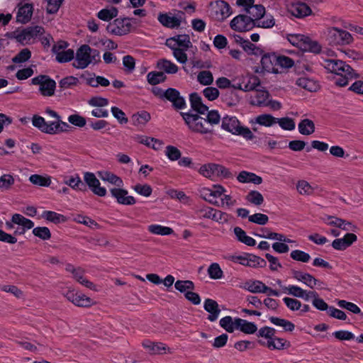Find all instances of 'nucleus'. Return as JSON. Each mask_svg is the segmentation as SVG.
I'll return each mask as SVG.
<instances>
[{"label":"nucleus","mask_w":363,"mask_h":363,"mask_svg":"<svg viewBox=\"0 0 363 363\" xmlns=\"http://www.w3.org/2000/svg\"><path fill=\"white\" fill-rule=\"evenodd\" d=\"M99 62H101L99 51L91 48L88 45H82L77 50L72 66L76 69H83L91 63L95 65Z\"/></svg>","instance_id":"1"},{"label":"nucleus","mask_w":363,"mask_h":363,"mask_svg":"<svg viewBox=\"0 0 363 363\" xmlns=\"http://www.w3.org/2000/svg\"><path fill=\"white\" fill-rule=\"evenodd\" d=\"M183 120L189 130L201 135L211 133L213 129L208 125L206 118L201 117L199 113H195L192 111L181 112Z\"/></svg>","instance_id":"2"},{"label":"nucleus","mask_w":363,"mask_h":363,"mask_svg":"<svg viewBox=\"0 0 363 363\" xmlns=\"http://www.w3.org/2000/svg\"><path fill=\"white\" fill-rule=\"evenodd\" d=\"M326 41L332 46H344L351 44L354 39L347 30L337 27H328L324 32Z\"/></svg>","instance_id":"3"},{"label":"nucleus","mask_w":363,"mask_h":363,"mask_svg":"<svg viewBox=\"0 0 363 363\" xmlns=\"http://www.w3.org/2000/svg\"><path fill=\"white\" fill-rule=\"evenodd\" d=\"M221 128L233 135H240L247 140L255 137L252 132L247 127L242 126L235 116H225L222 119Z\"/></svg>","instance_id":"4"},{"label":"nucleus","mask_w":363,"mask_h":363,"mask_svg":"<svg viewBox=\"0 0 363 363\" xmlns=\"http://www.w3.org/2000/svg\"><path fill=\"white\" fill-rule=\"evenodd\" d=\"M44 29L41 26H28L23 29H18L13 32H8L6 36L13 38L22 45L29 44L38 35L43 34Z\"/></svg>","instance_id":"5"},{"label":"nucleus","mask_w":363,"mask_h":363,"mask_svg":"<svg viewBox=\"0 0 363 363\" xmlns=\"http://www.w3.org/2000/svg\"><path fill=\"white\" fill-rule=\"evenodd\" d=\"M289 42L303 51L318 53L321 50L320 45L308 36L301 34H288Z\"/></svg>","instance_id":"6"},{"label":"nucleus","mask_w":363,"mask_h":363,"mask_svg":"<svg viewBox=\"0 0 363 363\" xmlns=\"http://www.w3.org/2000/svg\"><path fill=\"white\" fill-rule=\"evenodd\" d=\"M228 259L233 263L240 264L245 267L252 268L264 267L267 264V262L264 259L249 253L229 255Z\"/></svg>","instance_id":"7"},{"label":"nucleus","mask_w":363,"mask_h":363,"mask_svg":"<svg viewBox=\"0 0 363 363\" xmlns=\"http://www.w3.org/2000/svg\"><path fill=\"white\" fill-rule=\"evenodd\" d=\"M277 54L275 52H266L264 53L261 57L260 67H257L255 69L256 73L262 74L264 72L279 74L281 70L277 69Z\"/></svg>","instance_id":"8"},{"label":"nucleus","mask_w":363,"mask_h":363,"mask_svg":"<svg viewBox=\"0 0 363 363\" xmlns=\"http://www.w3.org/2000/svg\"><path fill=\"white\" fill-rule=\"evenodd\" d=\"M34 85H39V91L44 96H51L55 94L56 82L48 75L40 74L31 79Z\"/></svg>","instance_id":"9"},{"label":"nucleus","mask_w":363,"mask_h":363,"mask_svg":"<svg viewBox=\"0 0 363 363\" xmlns=\"http://www.w3.org/2000/svg\"><path fill=\"white\" fill-rule=\"evenodd\" d=\"M108 33L116 35H124L133 29L131 19L128 18H116L110 23L106 28Z\"/></svg>","instance_id":"10"},{"label":"nucleus","mask_w":363,"mask_h":363,"mask_svg":"<svg viewBox=\"0 0 363 363\" xmlns=\"http://www.w3.org/2000/svg\"><path fill=\"white\" fill-rule=\"evenodd\" d=\"M256 26V23L252 20V17L245 14H240L230 22V27L239 32H245L252 29Z\"/></svg>","instance_id":"11"},{"label":"nucleus","mask_w":363,"mask_h":363,"mask_svg":"<svg viewBox=\"0 0 363 363\" xmlns=\"http://www.w3.org/2000/svg\"><path fill=\"white\" fill-rule=\"evenodd\" d=\"M323 66L328 71L332 73L338 75L340 74L347 72V74H350L349 72H351V67L345 62L335 59H326L323 60L322 63Z\"/></svg>","instance_id":"12"},{"label":"nucleus","mask_w":363,"mask_h":363,"mask_svg":"<svg viewBox=\"0 0 363 363\" xmlns=\"http://www.w3.org/2000/svg\"><path fill=\"white\" fill-rule=\"evenodd\" d=\"M164 99L172 103V107L176 110H182L186 108V104L184 98L180 92L174 88H168L165 90Z\"/></svg>","instance_id":"13"},{"label":"nucleus","mask_w":363,"mask_h":363,"mask_svg":"<svg viewBox=\"0 0 363 363\" xmlns=\"http://www.w3.org/2000/svg\"><path fill=\"white\" fill-rule=\"evenodd\" d=\"M84 179L90 189L97 196H104L106 194V189L101 186L99 180L96 177L94 173L86 172Z\"/></svg>","instance_id":"14"},{"label":"nucleus","mask_w":363,"mask_h":363,"mask_svg":"<svg viewBox=\"0 0 363 363\" xmlns=\"http://www.w3.org/2000/svg\"><path fill=\"white\" fill-rule=\"evenodd\" d=\"M225 191L226 190L223 186L220 185H215L213 186V189L204 188L201 191V195L203 199L208 202L217 205L218 203L217 199L220 197Z\"/></svg>","instance_id":"15"},{"label":"nucleus","mask_w":363,"mask_h":363,"mask_svg":"<svg viewBox=\"0 0 363 363\" xmlns=\"http://www.w3.org/2000/svg\"><path fill=\"white\" fill-rule=\"evenodd\" d=\"M111 196L116 199L117 202L123 205H133L136 203L135 198L128 195V191L121 188L111 189Z\"/></svg>","instance_id":"16"},{"label":"nucleus","mask_w":363,"mask_h":363,"mask_svg":"<svg viewBox=\"0 0 363 363\" xmlns=\"http://www.w3.org/2000/svg\"><path fill=\"white\" fill-rule=\"evenodd\" d=\"M215 18L218 21H223L232 13L230 5L223 0L216 1L213 6Z\"/></svg>","instance_id":"17"},{"label":"nucleus","mask_w":363,"mask_h":363,"mask_svg":"<svg viewBox=\"0 0 363 363\" xmlns=\"http://www.w3.org/2000/svg\"><path fill=\"white\" fill-rule=\"evenodd\" d=\"M357 240V237L355 234L347 233L343 238L334 240L332 242V247L337 250H345Z\"/></svg>","instance_id":"18"},{"label":"nucleus","mask_w":363,"mask_h":363,"mask_svg":"<svg viewBox=\"0 0 363 363\" xmlns=\"http://www.w3.org/2000/svg\"><path fill=\"white\" fill-rule=\"evenodd\" d=\"M293 277L298 281H301L311 289H313L320 281L308 273H304L300 271L293 270Z\"/></svg>","instance_id":"19"},{"label":"nucleus","mask_w":363,"mask_h":363,"mask_svg":"<svg viewBox=\"0 0 363 363\" xmlns=\"http://www.w3.org/2000/svg\"><path fill=\"white\" fill-rule=\"evenodd\" d=\"M259 344L262 346H265L271 350H283L285 346L289 347L290 343L284 338L277 337L275 335L269 340L262 341L259 340Z\"/></svg>","instance_id":"20"},{"label":"nucleus","mask_w":363,"mask_h":363,"mask_svg":"<svg viewBox=\"0 0 363 363\" xmlns=\"http://www.w3.org/2000/svg\"><path fill=\"white\" fill-rule=\"evenodd\" d=\"M203 308L205 311L208 312L210 314L208 316V320L211 322L216 321L220 313L218 303L211 298H207L204 301Z\"/></svg>","instance_id":"21"},{"label":"nucleus","mask_w":363,"mask_h":363,"mask_svg":"<svg viewBox=\"0 0 363 363\" xmlns=\"http://www.w3.org/2000/svg\"><path fill=\"white\" fill-rule=\"evenodd\" d=\"M189 101L191 108L196 111V113L201 115L205 114L208 108L207 106L203 104L201 97L197 93H192L189 96Z\"/></svg>","instance_id":"22"},{"label":"nucleus","mask_w":363,"mask_h":363,"mask_svg":"<svg viewBox=\"0 0 363 363\" xmlns=\"http://www.w3.org/2000/svg\"><path fill=\"white\" fill-rule=\"evenodd\" d=\"M33 6L30 4H25L18 8L16 20L19 23H26L30 21L33 15Z\"/></svg>","instance_id":"23"},{"label":"nucleus","mask_w":363,"mask_h":363,"mask_svg":"<svg viewBox=\"0 0 363 363\" xmlns=\"http://www.w3.org/2000/svg\"><path fill=\"white\" fill-rule=\"evenodd\" d=\"M157 19L162 25L170 28H177L181 24V20L179 18L167 13H160Z\"/></svg>","instance_id":"24"},{"label":"nucleus","mask_w":363,"mask_h":363,"mask_svg":"<svg viewBox=\"0 0 363 363\" xmlns=\"http://www.w3.org/2000/svg\"><path fill=\"white\" fill-rule=\"evenodd\" d=\"M143 346L147 349L151 354L165 353L169 348L162 342H152L149 340L143 342Z\"/></svg>","instance_id":"25"},{"label":"nucleus","mask_w":363,"mask_h":363,"mask_svg":"<svg viewBox=\"0 0 363 363\" xmlns=\"http://www.w3.org/2000/svg\"><path fill=\"white\" fill-rule=\"evenodd\" d=\"M296 84L311 92L316 91L319 89V84L317 81L306 77L298 78Z\"/></svg>","instance_id":"26"},{"label":"nucleus","mask_w":363,"mask_h":363,"mask_svg":"<svg viewBox=\"0 0 363 363\" xmlns=\"http://www.w3.org/2000/svg\"><path fill=\"white\" fill-rule=\"evenodd\" d=\"M237 330L245 334H254L257 330V325L245 319L236 318Z\"/></svg>","instance_id":"27"},{"label":"nucleus","mask_w":363,"mask_h":363,"mask_svg":"<svg viewBox=\"0 0 363 363\" xmlns=\"http://www.w3.org/2000/svg\"><path fill=\"white\" fill-rule=\"evenodd\" d=\"M238 180L241 183H252L255 184H260L262 182L261 177L252 172L242 171L237 177Z\"/></svg>","instance_id":"28"},{"label":"nucleus","mask_w":363,"mask_h":363,"mask_svg":"<svg viewBox=\"0 0 363 363\" xmlns=\"http://www.w3.org/2000/svg\"><path fill=\"white\" fill-rule=\"evenodd\" d=\"M277 121V118L274 117L271 114H261L257 116L254 121H251V123H258L260 125L265 127H271L273 125L276 124Z\"/></svg>","instance_id":"29"},{"label":"nucleus","mask_w":363,"mask_h":363,"mask_svg":"<svg viewBox=\"0 0 363 363\" xmlns=\"http://www.w3.org/2000/svg\"><path fill=\"white\" fill-rule=\"evenodd\" d=\"M234 233L238 240L247 246H255L256 245V240L252 237L248 236L245 231L240 227L234 228Z\"/></svg>","instance_id":"30"},{"label":"nucleus","mask_w":363,"mask_h":363,"mask_svg":"<svg viewBox=\"0 0 363 363\" xmlns=\"http://www.w3.org/2000/svg\"><path fill=\"white\" fill-rule=\"evenodd\" d=\"M269 96L268 91L256 89L255 96L252 97L251 104L257 106H268L267 101Z\"/></svg>","instance_id":"31"},{"label":"nucleus","mask_w":363,"mask_h":363,"mask_svg":"<svg viewBox=\"0 0 363 363\" xmlns=\"http://www.w3.org/2000/svg\"><path fill=\"white\" fill-rule=\"evenodd\" d=\"M100 179L104 182H108L112 184H114L118 187H121L123 185V180L117 175L108 172L103 171L99 172Z\"/></svg>","instance_id":"32"},{"label":"nucleus","mask_w":363,"mask_h":363,"mask_svg":"<svg viewBox=\"0 0 363 363\" xmlns=\"http://www.w3.org/2000/svg\"><path fill=\"white\" fill-rule=\"evenodd\" d=\"M298 129L301 135H309L315 132V124L313 121L305 118L299 122Z\"/></svg>","instance_id":"33"},{"label":"nucleus","mask_w":363,"mask_h":363,"mask_svg":"<svg viewBox=\"0 0 363 363\" xmlns=\"http://www.w3.org/2000/svg\"><path fill=\"white\" fill-rule=\"evenodd\" d=\"M269 320L272 324L281 327L286 332H292L295 328V325L292 322L284 318L271 316Z\"/></svg>","instance_id":"34"},{"label":"nucleus","mask_w":363,"mask_h":363,"mask_svg":"<svg viewBox=\"0 0 363 363\" xmlns=\"http://www.w3.org/2000/svg\"><path fill=\"white\" fill-rule=\"evenodd\" d=\"M157 68L167 74H175L178 72V67L174 62L166 59H161L157 62Z\"/></svg>","instance_id":"35"},{"label":"nucleus","mask_w":363,"mask_h":363,"mask_svg":"<svg viewBox=\"0 0 363 363\" xmlns=\"http://www.w3.org/2000/svg\"><path fill=\"white\" fill-rule=\"evenodd\" d=\"M265 13V8L261 4L252 5L247 9L248 16L252 17V20L256 22L262 18Z\"/></svg>","instance_id":"36"},{"label":"nucleus","mask_w":363,"mask_h":363,"mask_svg":"<svg viewBox=\"0 0 363 363\" xmlns=\"http://www.w3.org/2000/svg\"><path fill=\"white\" fill-rule=\"evenodd\" d=\"M65 183L74 190L85 191L86 189V184L81 180L78 174L70 177L65 181Z\"/></svg>","instance_id":"37"},{"label":"nucleus","mask_w":363,"mask_h":363,"mask_svg":"<svg viewBox=\"0 0 363 363\" xmlns=\"http://www.w3.org/2000/svg\"><path fill=\"white\" fill-rule=\"evenodd\" d=\"M12 223L21 225V228H25L26 230H29L33 228L34 223L21 214L15 213L12 216L11 219Z\"/></svg>","instance_id":"38"},{"label":"nucleus","mask_w":363,"mask_h":363,"mask_svg":"<svg viewBox=\"0 0 363 363\" xmlns=\"http://www.w3.org/2000/svg\"><path fill=\"white\" fill-rule=\"evenodd\" d=\"M150 233L154 235H169L174 233L172 228L167 226H163L159 224H152L147 227Z\"/></svg>","instance_id":"39"},{"label":"nucleus","mask_w":363,"mask_h":363,"mask_svg":"<svg viewBox=\"0 0 363 363\" xmlns=\"http://www.w3.org/2000/svg\"><path fill=\"white\" fill-rule=\"evenodd\" d=\"M41 217L55 224L65 222L66 220V218L63 215L52 211H44Z\"/></svg>","instance_id":"40"},{"label":"nucleus","mask_w":363,"mask_h":363,"mask_svg":"<svg viewBox=\"0 0 363 363\" xmlns=\"http://www.w3.org/2000/svg\"><path fill=\"white\" fill-rule=\"evenodd\" d=\"M236 318L233 319L231 316L227 315L220 320V325L228 333H233L237 330Z\"/></svg>","instance_id":"41"},{"label":"nucleus","mask_w":363,"mask_h":363,"mask_svg":"<svg viewBox=\"0 0 363 363\" xmlns=\"http://www.w3.org/2000/svg\"><path fill=\"white\" fill-rule=\"evenodd\" d=\"M118 15V9L115 7L111 9H104L97 13V17L104 21H108L116 17Z\"/></svg>","instance_id":"42"},{"label":"nucleus","mask_w":363,"mask_h":363,"mask_svg":"<svg viewBox=\"0 0 363 363\" xmlns=\"http://www.w3.org/2000/svg\"><path fill=\"white\" fill-rule=\"evenodd\" d=\"M245 199L255 206H260L264 203V197L260 192L255 190L250 191L245 197Z\"/></svg>","instance_id":"43"},{"label":"nucleus","mask_w":363,"mask_h":363,"mask_svg":"<svg viewBox=\"0 0 363 363\" xmlns=\"http://www.w3.org/2000/svg\"><path fill=\"white\" fill-rule=\"evenodd\" d=\"M166 76L162 72H150L147 75V82L151 85H156L164 82Z\"/></svg>","instance_id":"44"},{"label":"nucleus","mask_w":363,"mask_h":363,"mask_svg":"<svg viewBox=\"0 0 363 363\" xmlns=\"http://www.w3.org/2000/svg\"><path fill=\"white\" fill-rule=\"evenodd\" d=\"M291 12L296 17L302 18L309 15L311 10L306 4L301 3L294 6Z\"/></svg>","instance_id":"45"},{"label":"nucleus","mask_w":363,"mask_h":363,"mask_svg":"<svg viewBox=\"0 0 363 363\" xmlns=\"http://www.w3.org/2000/svg\"><path fill=\"white\" fill-rule=\"evenodd\" d=\"M94 301L89 297L86 296L81 292L77 293L74 304L79 307H89L92 306Z\"/></svg>","instance_id":"46"},{"label":"nucleus","mask_w":363,"mask_h":363,"mask_svg":"<svg viewBox=\"0 0 363 363\" xmlns=\"http://www.w3.org/2000/svg\"><path fill=\"white\" fill-rule=\"evenodd\" d=\"M349 72L350 74H347V72H345V73L337 75V77L335 78V84L340 86H345L348 84L350 79L357 77V75L354 74L352 68H351V72Z\"/></svg>","instance_id":"47"},{"label":"nucleus","mask_w":363,"mask_h":363,"mask_svg":"<svg viewBox=\"0 0 363 363\" xmlns=\"http://www.w3.org/2000/svg\"><path fill=\"white\" fill-rule=\"evenodd\" d=\"M277 69L281 70L284 69H289L294 65V61L289 57L277 54Z\"/></svg>","instance_id":"48"},{"label":"nucleus","mask_w":363,"mask_h":363,"mask_svg":"<svg viewBox=\"0 0 363 363\" xmlns=\"http://www.w3.org/2000/svg\"><path fill=\"white\" fill-rule=\"evenodd\" d=\"M78 78L74 76H68L62 78L59 82V86L60 89L65 90L67 89H71L79 84Z\"/></svg>","instance_id":"49"},{"label":"nucleus","mask_w":363,"mask_h":363,"mask_svg":"<svg viewBox=\"0 0 363 363\" xmlns=\"http://www.w3.org/2000/svg\"><path fill=\"white\" fill-rule=\"evenodd\" d=\"M264 284L259 280L249 281L245 283V288L247 291L253 294L262 293Z\"/></svg>","instance_id":"50"},{"label":"nucleus","mask_w":363,"mask_h":363,"mask_svg":"<svg viewBox=\"0 0 363 363\" xmlns=\"http://www.w3.org/2000/svg\"><path fill=\"white\" fill-rule=\"evenodd\" d=\"M283 293L303 299L304 289L296 285H289L283 287Z\"/></svg>","instance_id":"51"},{"label":"nucleus","mask_w":363,"mask_h":363,"mask_svg":"<svg viewBox=\"0 0 363 363\" xmlns=\"http://www.w3.org/2000/svg\"><path fill=\"white\" fill-rule=\"evenodd\" d=\"M56 60L60 63H65L70 62L74 58V52L72 49H67L62 50L60 52H57Z\"/></svg>","instance_id":"52"},{"label":"nucleus","mask_w":363,"mask_h":363,"mask_svg":"<svg viewBox=\"0 0 363 363\" xmlns=\"http://www.w3.org/2000/svg\"><path fill=\"white\" fill-rule=\"evenodd\" d=\"M290 257L295 261L307 263L311 259V256L308 253L300 250H292L290 253Z\"/></svg>","instance_id":"53"},{"label":"nucleus","mask_w":363,"mask_h":363,"mask_svg":"<svg viewBox=\"0 0 363 363\" xmlns=\"http://www.w3.org/2000/svg\"><path fill=\"white\" fill-rule=\"evenodd\" d=\"M197 81L203 86H208L213 83V77L210 71H201L197 75Z\"/></svg>","instance_id":"54"},{"label":"nucleus","mask_w":363,"mask_h":363,"mask_svg":"<svg viewBox=\"0 0 363 363\" xmlns=\"http://www.w3.org/2000/svg\"><path fill=\"white\" fill-rule=\"evenodd\" d=\"M213 168L214 177H218L228 179L233 177L231 172L223 165L213 163Z\"/></svg>","instance_id":"55"},{"label":"nucleus","mask_w":363,"mask_h":363,"mask_svg":"<svg viewBox=\"0 0 363 363\" xmlns=\"http://www.w3.org/2000/svg\"><path fill=\"white\" fill-rule=\"evenodd\" d=\"M174 287L181 293H186L187 290L194 289V284L190 280H177L174 284Z\"/></svg>","instance_id":"56"},{"label":"nucleus","mask_w":363,"mask_h":363,"mask_svg":"<svg viewBox=\"0 0 363 363\" xmlns=\"http://www.w3.org/2000/svg\"><path fill=\"white\" fill-rule=\"evenodd\" d=\"M150 114L145 111L133 116V123L135 125H145L150 120Z\"/></svg>","instance_id":"57"},{"label":"nucleus","mask_w":363,"mask_h":363,"mask_svg":"<svg viewBox=\"0 0 363 363\" xmlns=\"http://www.w3.org/2000/svg\"><path fill=\"white\" fill-rule=\"evenodd\" d=\"M247 79V82H245V83L243 84L244 91H250L256 90V88L260 85L259 79L255 75L249 76Z\"/></svg>","instance_id":"58"},{"label":"nucleus","mask_w":363,"mask_h":363,"mask_svg":"<svg viewBox=\"0 0 363 363\" xmlns=\"http://www.w3.org/2000/svg\"><path fill=\"white\" fill-rule=\"evenodd\" d=\"M29 181L32 184L40 186H48L51 183L49 177H45L39 174H32L29 177Z\"/></svg>","instance_id":"59"},{"label":"nucleus","mask_w":363,"mask_h":363,"mask_svg":"<svg viewBox=\"0 0 363 363\" xmlns=\"http://www.w3.org/2000/svg\"><path fill=\"white\" fill-rule=\"evenodd\" d=\"M208 274L210 278L213 279H221L223 272L218 263H212L208 269Z\"/></svg>","instance_id":"60"},{"label":"nucleus","mask_w":363,"mask_h":363,"mask_svg":"<svg viewBox=\"0 0 363 363\" xmlns=\"http://www.w3.org/2000/svg\"><path fill=\"white\" fill-rule=\"evenodd\" d=\"M283 302L291 311H297L301 309L302 306L301 302L294 298L284 297Z\"/></svg>","instance_id":"61"},{"label":"nucleus","mask_w":363,"mask_h":363,"mask_svg":"<svg viewBox=\"0 0 363 363\" xmlns=\"http://www.w3.org/2000/svg\"><path fill=\"white\" fill-rule=\"evenodd\" d=\"M33 234L43 240H48L51 238L50 230L47 227L34 228L33 229Z\"/></svg>","instance_id":"62"},{"label":"nucleus","mask_w":363,"mask_h":363,"mask_svg":"<svg viewBox=\"0 0 363 363\" xmlns=\"http://www.w3.org/2000/svg\"><path fill=\"white\" fill-rule=\"evenodd\" d=\"M296 189L298 193L302 195H311L313 193V188L305 180L298 181Z\"/></svg>","instance_id":"63"},{"label":"nucleus","mask_w":363,"mask_h":363,"mask_svg":"<svg viewBox=\"0 0 363 363\" xmlns=\"http://www.w3.org/2000/svg\"><path fill=\"white\" fill-rule=\"evenodd\" d=\"M277 123H279V126L286 130H293L296 127L294 120L289 117L277 118Z\"/></svg>","instance_id":"64"}]
</instances>
